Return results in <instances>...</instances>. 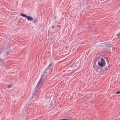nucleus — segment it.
Masks as SVG:
<instances>
[{
    "mask_svg": "<svg viewBox=\"0 0 120 120\" xmlns=\"http://www.w3.org/2000/svg\"><path fill=\"white\" fill-rule=\"evenodd\" d=\"M53 64L52 61H51L48 67L45 70L44 72L42 74L41 76V78L44 76V75H45L49 74L52 71L53 68Z\"/></svg>",
    "mask_w": 120,
    "mask_h": 120,
    "instance_id": "1",
    "label": "nucleus"
},
{
    "mask_svg": "<svg viewBox=\"0 0 120 120\" xmlns=\"http://www.w3.org/2000/svg\"><path fill=\"white\" fill-rule=\"evenodd\" d=\"M43 78H41V79L36 86V87L34 90V93H36L39 91L41 86V84L43 81Z\"/></svg>",
    "mask_w": 120,
    "mask_h": 120,
    "instance_id": "2",
    "label": "nucleus"
},
{
    "mask_svg": "<svg viewBox=\"0 0 120 120\" xmlns=\"http://www.w3.org/2000/svg\"><path fill=\"white\" fill-rule=\"evenodd\" d=\"M105 61L104 59L103 58H101V59L100 62L99 61H98V65L99 67L101 68L105 66Z\"/></svg>",
    "mask_w": 120,
    "mask_h": 120,
    "instance_id": "3",
    "label": "nucleus"
},
{
    "mask_svg": "<svg viewBox=\"0 0 120 120\" xmlns=\"http://www.w3.org/2000/svg\"><path fill=\"white\" fill-rule=\"evenodd\" d=\"M50 100H51V103H50V104L51 106H53V105L55 104L56 101L55 99V98L53 96H51L50 99Z\"/></svg>",
    "mask_w": 120,
    "mask_h": 120,
    "instance_id": "4",
    "label": "nucleus"
},
{
    "mask_svg": "<svg viewBox=\"0 0 120 120\" xmlns=\"http://www.w3.org/2000/svg\"><path fill=\"white\" fill-rule=\"evenodd\" d=\"M26 18L29 21H31L33 19L32 17L29 16H27Z\"/></svg>",
    "mask_w": 120,
    "mask_h": 120,
    "instance_id": "5",
    "label": "nucleus"
},
{
    "mask_svg": "<svg viewBox=\"0 0 120 120\" xmlns=\"http://www.w3.org/2000/svg\"><path fill=\"white\" fill-rule=\"evenodd\" d=\"M97 59H95L94 60V64H93V67L94 68H96V62L97 61Z\"/></svg>",
    "mask_w": 120,
    "mask_h": 120,
    "instance_id": "6",
    "label": "nucleus"
},
{
    "mask_svg": "<svg viewBox=\"0 0 120 120\" xmlns=\"http://www.w3.org/2000/svg\"><path fill=\"white\" fill-rule=\"evenodd\" d=\"M11 101H12V102L14 103H15V104H14V105H15V104H16L17 103V100H16V99H12L11 100Z\"/></svg>",
    "mask_w": 120,
    "mask_h": 120,
    "instance_id": "7",
    "label": "nucleus"
},
{
    "mask_svg": "<svg viewBox=\"0 0 120 120\" xmlns=\"http://www.w3.org/2000/svg\"><path fill=\"white\" fill-rule=\"evenodd\" d=\"M20 15L24 17L25 18H26L27 17V16L25 14H23L21 13L20 14Z\"/></svg>",
    "mask_w": 120,
    "mask_h": 120,
    "instance_id": "8",
    "label": "nucleus"
},
{
    "mask_svg": "<svg viewBox=\"0 0 120 120\" xmlns=\"http://www.w3.org/2000/svg\"><path fill=\"white\" fill-rule=\"evenodd\" d=\"M37 20L36 19H35L33 20V23H34L35 24L36 23H37Z\"/></svg>",
    "mask_w": 120,
    "mask_h": 120,
    "instance_id": "9",
    "label": "nucleus"
},
{
    "mask_svg": "<svg viewBox=\"0 0 120 120\" xmlns=\"http://www.w3.org/2000/svg\"><path fill=\"white\" fill-rule=\"evenodd\" d=\"M4 63V62L3 60L1 59L0 58V64H3Z\"/></svg>",
    "mask_w": 120,
    "mask_h": 120,
    "instance_id": "10",
    "label": "nucleus"
},
{
    "mask_svg": "<svg viewBox=\"0 0 120 120\" xmlns=\"http://www.w3.org/2000/svg\"><path fill=\"white\" fill-rule=\"evenodd\" d=\"M60 120H71L70 118L63 119H60Z\"/></svg>",
    "mask_w": 120,
    "mask_h": 120,
    "instance_id": "11",
    "label": "nucleus"
},
{
    "mask_svg": "<svg viewBox=\"0 0 120 120\" xmlns=\"http://www.w3.org/2000/svg\"><path fill=\"white\" fill-rule=\"evenodd\" d=\"M110 67V65L109 64H108V67L107 66V67L106 68V69L107 70H108L109 69Z\"/></svg>",
    "mask_w": 120,
    "mask_h": 120,
    "instance_id": "12",
    "label": "nucleus"
},
{
    "mask_svg": "<svg viewBox=\"0 0 120 120\" xmlns=\"http://www.w3.org/2000/svg\"><path fill=\"white\" fill-rule=\"evenodd\" d=\"M77 67L76 65L75 64H73L71 66V67L72 68H75Z\"/></svg>",
    "mask_w": 120,
    "mask_h": 120,
    "instance_id": "13",
    "label": "nucleus"
},
{
    "mask_svg": "<svg viewBox=\"0 0 120 120\" xmlns=\"http://www.w3.org/2000/svg\"><path fill=\"white\" fill-rule=\"evenodd\" d=\"M120 35V33L118 34H117V38H119V36Z\"/></svg>",
    "mask_w": 120,
    "mask_h": 120,
    "instance_id": "14",
    "label": "nucleus"
},
{
    "mask_svg": "<svg viewBox=\"0 0 120 120\" xmlns=\"http://www.w3.org/2000/svg\"><path fill=\"white\" fill-rule=\"evenodd\" d=\"M12 86V85L11 84H10V85H9L8 86V88H10Z\"/></svg>",
    "mask_w": 120,
    "mask_h": 120,
    "instance_id": "15",
    "label": "nucleus"
},
{
    "mask_svg": "<svg viewBox=\"0 0 120 120\" xmlns=\"http://www.w3.org/2000/svg\"><path fill=\"white\" fill-rule=\"evenodd\" d=\"M120 93V91L117 92L116 93V94H118Z\"/></svg>",
    "mask_w": 120,
    "mask_h": 120,
    "instance_id": "16",
    "label": "nucleus"
},
{
    "mask_svg": "<svg viewBox=\"0 0 120 120\" xmlns=\"http://www.w3.org/2000/svg\"><path fill=\"white\" fill-rule=\"evenodd\" d=\"M107 45H109V46H108V47H110V45H109V43H107Z\"/></svg>",
    "mask_w": 120,
    "mask_h": 120,
    "instance_id": "17",
    "label": "nucleus"
},
{
    "mask_svg": "<svg viewBox=\"0 0 120 120\" xmlns=\"http://www.w3.org/2000/svg\"><path fill=\"white\" fill-rule=\"evenodd\" d=\"M54 27V26H51V27L52 28H53Z\"/></svg>",
    "mask_w": 120,
    "mask_h": 120,
    "instance_id": "18",
    "label": "nucleus"
},
{
    "mask_svg": "<svg viewBox=\"0 0 120 120\" xmlns=\"http://www.w3.org/2000/svg\"><path fill=\"white\" fill-rule=\"evenodd\" d=\"M107 62H108V63H109V62H108V60H107Z\"/></svg>",
    "mask_w": 120,
    "mask_h": 120,
    "instance_id": "19",
    "label": "nucleus"
}]
</instances>
